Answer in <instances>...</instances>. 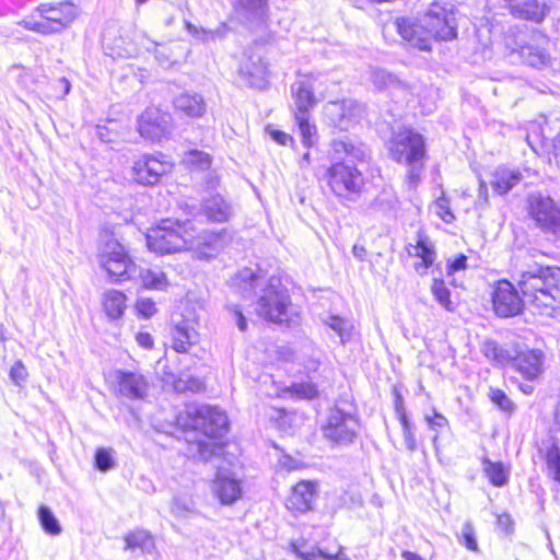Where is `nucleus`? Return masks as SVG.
<instances>
[{"label":"nucleus","mask_w":560,"mask_h":560,"mask_svg":"<svg viewBox=\"0 0 560 560\" xmlns=\"http://www.w3.org/2000/svg\"><path fill=\"white\" fill-rule=\"evenodd\" d=\"M233 11L246 28L264 30L269 21V0H235Z\"/></svg>","instance_id":"4468645a"},{"label":"nucleus","mask_w":560,"mask_h":560,"mask_svg":"<svg viewBox=\"0 0 560 560\" xmlns=\"http://www.w3.org/2000/svg\"><path fill=\"white\" fill-rule=\"evenodd\" d=\"M279 464L289 471L299 469L300 467L299 463L294 458L287 455L280 458Z\"/></svg>","instance_id":"0e129e2a"},{"label":"nucleus","mask_w":560,"mask_h":560,"mask_svg":"<svg viewBox=\"0 0 560 560\" xmlns=\"http://www.w3.org/2000/svg\"><path fill=\"white\" fill-rule=\"evenodd\" d=\"M476 203L481 208H485L488 205V187L483 179L479 180L478 200Z\"/></svg>","instance_id":"680f3d73"},{"label":"nucleus","mask_w":560,"mask_h":560,"mask_svg":"<svg viewBox=\"0 0 560 560\" xmlns=\"http://www.w3.org/2000/svg\"><path fill=\"white\" fill-rule=\"evenodd\" d=\"M359 420L351 410L340 406L332 408L327 422L323 427L324 436L336 445H349L354 442L359 432Z\"/></svg>","instance_id":"9d476101"},{"label":"nucleus","mask_w":560,"mask_h":560,"mask_svg":"<svg viewBox=\"0 0 560 560\" xmlns=\"http://www.w3.org/2000/svg\"><path fill=\"white\" fill-rule=\"evenodd\" d=\"M98 262L113 281H126L136 277L137 265L130 259L126 248L113 236H106L100 253Z\"/></svg>","instance_id":"6e6552de"},{"label":"nucleus","mask_w":560,"mask_h":560,"mask_svg":"<svg viewBox=\"0 0 560 560\" xmlns=\"http://www.w3.org/2000/svg\"><path fill=\"white\" fill-rule=\"evenodd\" d=\"M133 279H139L142 287L149 290L165 291L170 285L166 273L158 266H137L136 277Z\"/></svg>","instance_id":"c85d7f7f"},{"label":"nucleus","mask_w":560,"mask_h":560,"mask_svg":"<svg viewBox=\"0 0 560 560\" xmlns=\"http://www.w3.org/2000/svg\"><path fill=\"white\" fill-rule=\"evenodd\" d=\"M322 322L339 336L341 343L345 345L352 339L354 325L350 319L337 315H327L322 318Z\"/></svg>","instance_id":"f704fd0d"},{"label":"nucleus","mask_w":560,"mask_h":560,"mask_svg":"<svg viewBox=\"0 0 560 560\" xmlns=\"http://www.w3.org/2000/svg\"><path fill=\"white\" fill-rule=\"evenodd\" d=\"M370 80L375 89L380 91L389 90L392 92H398L402 94L404 98H407V84L398 80L394 74L387 72L386 70L378 68L371 69Z\"/></svg>","instance_id":"c756f323"},{"label":"nucleus","mask_w":560,"mask_h":560,"mask_svg":"<svg viewBox=\"0 0 560 560\" xmlns=\"http://www.w3.org/2000/svg\"><path fill=\"white\" fill-rule=\"evenodd\" d=\"M388 152L393 161L407 167V182L415 188L420 182L424 166L425 144L423 137L408 128L393 133L388 141Z\"/></svg>","instance_id":"7ed1b4c3"},{"label":"nucleus","mask_w":560,"mask_h":560,"mask_svg":"<svg viewBox=\"0 0 560 560\" xmlns=\"http://www.w3.org/2000/svg\"><path fill=\"white\" fill-rule=\"evenodd\" d=\"M294 118L299 126L304 145L310 148L314 144L316 138V127L314 124L310 122V113L296 114Z\"/></svg>","instance_id":"37998d69"},{"label":"nucleus","mask_w":560,"mask_h":560,"mask_svg":"<svg viewBox=\"0 0 560 560\" xmlns=\"http://www.w3.org/2000/svg\"><path fill=\"white\" fill-rule=\"evenodd\" d=\"M136 340L138 345L144 349H151L153 347V338L149 332H138Z\"/></svg>","instance_id":"e2e57ef3"},{"label":"nucleus","mask_w":560,"mask_h":560,"mask_svg":"<svg viewBox=\"0 0 560 560\" xmlns=\"http://www.w3.org/2000/svg\"><path fill=\"white\" fill-rule=\"evenodd\" d=\"M95 465L102 471L112 469L115 465L112 451L100 448L95 455Z\"/></svg>","instance_id":"603ef678"},{"label":"nucleus","mask_w":560,"mask_h":560,"mask_svg":"<svg viewBox=\"0 0 560 560\" xmlns=\"http://www.w3.org/2000/svg\"><path fill=\"white\" fill-rule=\"evenodd\" d=\"M527 202L528 213L536 225L545 232L560 236V210L553 200L541 194H532Z\"/></svg>","instance_id":"9b49d317"},{"label":"nucleus","mask_w":560,"mask_h":560,"mask_svg":"<svg viewBox=\"0 0 560 560\" xmlns=\"http://www.w3.org/2000/svg\"><path fill=\"white\" fill-rule=\"evenodd\" d=\"M399 200L392 187L383 188L370 203V209L384 214L394 213L398 209Z\"/></svg>","instance_id":"473e14b6"},{"label":"nucleus","mask_w":560,"mask_h":560,"mask_svg":"<svg viewBox=\"0 0 560 560\" xmlns=\"http://www.w3.org/2000/svg\"><path fill=\"white\" fill-rule=\"evenodd\" d=\"M173 104L177 113L190 118H201L207 112L206 101L198 93L184 92L174 98Z\"/></svg>","instance_id":"bb28decb"},{"label":"nucleus","mask_w":560,"mask_h":560,"mask_svg":"<svg viewBox=\"0 0 560 560\" xmlns=\"http://www.w3.org/2000/svg\"><path fill=\"white\" fill-rule=\"evenodd\" d=\"M489 398L504 412H512L514 410L513 401L506 396V394L499 388H490Z\"/></svg>","instance_id":"09e8293b"},{"label":"nucleus","mask_w":560,"mask_h":560,"mask_svg":"<svg viewBox=\"0 0 560 560\" xmlns=\"http://www.w3.org/2000/svg\"><path fill=\"white\" fill-rule=\"evenodd\" d=\"M229 235L225 230L219 232L202 231L197 233L191 223L190 240H188V249L195 253L199 259H210L215 257L226 245Z\"/></svg>","instance_id":"ddd939ff"},{"label":"nucleus","mask_w":560,"mask_h":560,"mask_svg":"<svg viewBox=\"0 0 560 560\" xmlns=\"http://www.w3.org/2000/svg\"><path fill=\"white\" fill-rule=\"evenodd\" d=\"M431 293L435 301L448 312L455 310V304L451 300V292L445 285V282L441 279H434L431 285Z\"/></svg>","instance_id":"a19ab883"},{"label":"nucleus","mask_w":560,"mask_h":560,"mask_svg":"<svg viewBox=\"0 0 560 560\" xmlns=\"http://www.w3.org/2000/svg\"><path fill=\"white\" fill-rule=\"evenodd\" d=\"M211 492L221 504L231 505L242 495L241 480L229 470H218L211 483Z\"/></svg>","instance_id":"6ab92c4d"},{"label":"nucleus","mask_w":560,"mask_h":560,"mask_svg":"<svg viewBox=\"0 0 560 560\" xmlns=\"http://www.w3.org/2000/svg\"><path fill=\"white\" fill-rule=\"evenodd\" d=\"M183 163L194 170L205 171L211 166L212 159L207 152L189 150L184 154Z\"/></svg>","instance_id":"58836bf2"},{"label":"nucleus","mask_w":560,"mask_h":560,"mask_svg":"<svg viewBox=\"0 0 560 560\" xmlns=\"http://www.w3.org/2000/svg\"><path fill=\"white\" fill-rule=\"evenodd\" d=\"M520 56L525 63L535 68L547 65L549 59L544 50L532 45L523 46L520 50Z\"/></svg>","instance_id":"ea45409f"},{"label":"nucleus","mask_w":560,"mask_h":560,"mask_svg":"<svg viewBox=\"0 0 560 560\" xmlns=\"http://www.w3.org/2000/svg\"><path fill=\"white\" fill-rule=\"evenodd\" d=\"M424 419L429 428L435 431L436 433L443 432L444 430L448 429L447 419L442 413H439L435 410L432 411V415H425Z\"/></svg>","instance_id":"3c124183"},{"label":"nucleus","mask_w":560,"mask_h":560,"mask_svg":"<svg viewBox=\"0 0 560 560\" xmlns=\"http://www.w3.org/2000/svg\"><path fill=\"white\" fill-rule=\"evenodd\" d=\"M186 27H187V31L189 32V34L194 38H196L197 40L205 43V44L214 42L217 39L224 38L230 31V27L228 26L226 23H220L213 30H206L203 27H198L191 23H187Z\"/></svg>","instance_id":"c9c22d12"},{"label":"nucleus","mask_w":560,"mask_h":560,"mask_svg":"<svg viewBox=\"0 0 560 560\" xmlns=\"http://www.w3.org/2000/svg\"><path fill=\"white\" fill-rule=\"evenodd\" d=\"M136 310L144 318H150L158 312L155 302L150 298H139L136 302Z\"/></svg>","instance_id":"864d4df0"},{"label":"nucleus","mask_w":560,"mask_h":560,"mask_svg":"<svg viewBox=\"0 0 560 560\" xmlns=\"http://www.w3.org/2000/svg\"><path fill=\"white\" fill-rule=\"evenodd\" d=\"M163 381L167 384H173V387L177 392L191 390L198 392L201 388V383L196 380L189 377L188 380L175 378L174 374L164 373Z\"/></svg>","instance_id":"49530a36"},{"label":"nucleus","mask_w":560,"mask_h":560,"mask_svg":"<svg viewBox=\"0 0 560 560\" xmlns=\"http://www.w3.org/2000/svg\"><path fill=\"white\" fill-rule=\"evenodd\" d=\"M103 307L112 319L119 318L126 308V296L118 290H109L104 294Z\"/></svg>","instance_id":"e433bc0d"},{"label":"nucleus","mask_w":560,"mask_h":560,"mask_svg":"<svg viewBox=\"0 0 560 560\" xmlns=\"http://www.w3.org/2000/svg\"><path fill=\"white\" fill-rule=\"evenodd\" d=\"M544 359L545 355L542 351L525 349L522 351L515 350L512 362L516 371L520 372L523 377L528 381H534L542 373Z\"/></svg>","instance_id":"412c9836"},{"label":"nucleus","mask_w":560,"mask_h":560,"mask_svg":"<svg viewBox=\"0 0 560 560\" xmlns=\"http://www.w3.org/2000/svg\"><path fill=\"white\" fill-rule=\"evenodd\" d=\"M318 77L307 73L298 74L295 81L291 85V95L294 105V115L308 114L318 102L315 95L316 83Z\"/></svg>","instance_id":"f3484780"},{"label":"nucleus","mask_w":560,"mask_h":560,"mask_svg":"<svg viewBox=\"0 0 560 560\" xmlns=\"http://www.w3.org/2000/svg\"><path fill=\"white\" fill-rule=\"evenodd\" d=\"M397 32L412 47L429 51L433 40H453L457 37L456 14L451 8L433 2L420 19L398 18Z\"/></svg>","instance_id":"f03ea898"},{"label":"nucleus","mask_w":560,"mask_h":560,"mask_svg":"<svg viewBox=\"0 0 560 560\" xmlns=\"http://www.w3.org/2000/svg\"><path fill=\"white\" fill-rule=\"evenodd\" d=\"M171 130V116L156 107H148L138 118V131L141 137L159 141Z\"/></svg>","instance_id":"2eb2a0df"},{"label":"nucleus","mask_w":560,"mask_h":560,"mask_svg":"<svg viewBox=\"0 0 560 560\" xmlns=\"http://www.w3.org/2000/svg\"><path fill=\"white\" fill-rule=\"evenodd\" d=\"M255 313L272 323L295 325L300 320L299 312L291 304L287 290L277 278H269L260 289L255 304Z\"/></svg>","instance_id":"39448f33"},{"label":"nucleus","mask_w":560,"mask_h":560,"mask_svg":"<svg viewBox=\"0 0 560 560\" xmlns=\"http://www.w3.org/2000/svg\"><path fill=\"white\" fill-rule=\"evenodd\" d=\"M512 15L518 19L541 23L549 13L544 0H518L510 7Z\"/></svg>","instance_id":"a878e982"},{"label":"nucleus","mask_w":560,"mask_h":560,"mask_svg":"<svg viewBox=\"0 0 560 560\" xmlns=\"http://www.w3.org/2000/svg\"><path fill=\"white\" fill-rule=\"evenodd\" d=\"M240 74L253 88L264 89L268 83V66L261 56L249 55L240 66Z\"/></svg>","instance_id":"5701e85b"},{"label":"nucleus","mask_w":560,"mask_h":560,"mask_svg":"<svg viewBox=\"0 0 560 560\" xmlns=\"http://www.w3.org/2000/svg\"><path fill=\"white\" fill-rule=\"evenodd\" d=\"M522 298L515 288L505 280L499 281L492 292V303L497 315L512 317L524 305L534 312L551 315L560 304V268L539 267L534 271H524L518 279Z\"/></svg>","instance_id":"f257e3e1"},{"label":"nucleus","mask_w":560,"mask_h":560,"mask_svg":"<svg viewBox=\"0 0 560 560\" xmlns=\"http://www.w3.org/2000/svg\"><path fill=\"white\" fill-rule=\"evenodd\" d=\"M115 382L117 394L129 399H143L149 389L145 377L137 372L116 371Z\"/></svg>","instance_id":"aec40b11"},{"label":"nucleus","mask_w":560,"mask_h":560,"mask_svg":"<svg viewBox=\"0 0 560 560\" xmlns=\"http://www.w3.org/2000/svg\"><path fill=\"white\" fill-rule=\"evenodd\" d=\"M467 267V257L464 254L456 255L454 258H450L446 264V272L452 276L460 270H465Z\"/></svg>","instance_id":"4d7b16f0"},{"label":"nucleus","mask_w":560,"mask_h":560,"mask_svg":"<svg viewBox=\"0 0 560 560\" xmlns=\"http://www.w3.org/2000/svg\"><path fill=\"white\" fill-rule=\"evenodd\" d=\"M191 234V221L163 220L147 234V245L151 252L160 255L188 249Z\"/></svg>","instance_id":"423d86ee"},{"label":"nucleus","mask_w":560,"mask_h":560,"mask_svg":"<svg viewBox=\"0 0 560 560\" xmlns=\"http://www.w3.org/2000/svg\"><path fill=\"white\" fill-rule=\"evenodd\" d=\"M408 253L410 256L420 259L419 262L415 264V270L420 276L425 275L428 269L433 265V262L436 259L434 244L427 235L421 233L417 235L416 244L409 245Z\"/></svg>","instance_id":"393cba45"},{"label":"nucleus","mask_w":560,"mask_h":560,"mask_svg":"<svg viewBox=\"0 0 560 560\" xmlns=\"http://www.w3.org/2000/svg\"><path fill=\"white\" fill-rule=\"evenodd\" d=\"M187 413L191 418L192 429L208 439L196 443L199 458L207 462L221 451V445L215 440L228 431V417L219 408L210 406L189 407Z\"/></svg>","instance_id":"20e7f679"},{"label":"nucleus","mask_w":560,"mask_h":560,"mask_svg":"<svg viewBox=\"0 0 560 560\" xmlns=\"http://www.w3.org/2000/svg\"><path fill=\"white\" fill-rule=\"evenodd\" d=\"M38 517L46 533L54 536L59 535L61 533V526L58 520L55 517V515L48 508L40 506L38 510Z\"/></svg>","instance_id":"a18cd8bd"},{"label":"nucleus","mask_w":560,"mask_h":560,"mask_svg":"<svg viewBox=\"0 0 560 560\" xmlns=\"http://www.w3.org/2000/svg\"><path fill=\"white\" fill-rule=\"evenodd\" d=\"M462 541L467 549L476 551L478 549L477 541L475 538L474 527L469 522H466L460 532Z\"/></svg>","instance_id":"6e6d98bb"},{"label":"nucleus","mask_w":560,"mask_h":560,"mask_svg":"<svg viewBox=\"0 0 560 560\" xmlns=\"http://www.w3.org/2000/svg\"><path fill=\"white\" fill-rule=\"evenodd\" d=\"M126 549L139 548L143 552L152 553L155 542L152 535L144 529H136L125 536Z\"/></svg>","instance_id":"4c0bfd02"},{"label":"nucleus","mask_w":560,"mask_h":560,"mask_svg":"<svg viewBox=\"0 0 560 560\" xmlns=\"http://www.w3.org/2000/svg\"><path fill=\"white\" fill-rule=\"evenodd\" d=\"M515 349L500 346L493 340H486L481 346L483 355L493 363L504 365L512 362Z\"/></svg>","instance_id":"72a5a7b5"},{"label":"nucleus","mask_w":560,"mask_h":560,"mask_svg":"<svg viewBox=\"0 0 560 560\" xmlns=\"http://www.w3.org/2000/svg\"><path fill=\"white\" fill-rule=\"evenodd\" d=\"M268 131H269V135L270 137L276 141L278 142L279 144L281 145H287L289 143H292L293 142V139L290 135L283 132V131H280V130H276V129H269L268 128Z\"/></svg>","instance_id":"052dcab7"},{"label":"nucleus","mask_w":560,"mask_h":560,"mask_svg":"<svg viewBox=\"0 0 560 560\" xmlns=\"http://www.w3.org/2000/svg\"><path fill=\"white\" fill-rule=\"evenodd\" d=\"M198 320L191 313L174 319L172 347L176 352L186 353L199 341Z\"/></svg>","instance_id":"dca6fc26"},{"label":"nucleus","mask_w":560,"mask_h":560,"mask_svg":"<svg viewBox=\"0 0 560 560\" xmlns=\"http://www.w3.org/2000/svg\"><path fill=\"white\" fill-rule=\"evenodd\" d=\"M325 177L331 191L342 198L360 194L364 186L363 174L349 161L332 163Z\"/></svg>","instance_id":"1a4fd4ad"},{"label":"nucleus","mask_w":560,"mask_h":560,"mask_svg":"<svg viewBox=\"0 0 560 560\" xmlns=\"http://www.w3.org/2000/svg\"><path fill=\"white\" fill-rule=\"evenodd\" d=\"M404 440L405 445L409 451L413 452L417 448L416 438L411 429L405 430Z\"/></svg>","instance_id":"69168bd1"},{"label":"nucleus","mask_w":560,"mask_h":560,"mask_svg":"<svg viewBox=\"0 0 560 560\" xmlns=\"http://www.w3.org/2000/svg\"><path fill=\"white\" fill-rule=\"evenodd\" d=\"M287 393H289L291 397L312 399L317 396L318 390L315 384L311 382H304L292 384L287 388Z\"/></svg>","instance_id":"de8ad7c7"},{"label":"nucleus","mask_w":560,"mask_h":560,"mask_svg":"<svg viewBox=\"0 0 560 560\" xmlns=\"http://www.w3.org/2000/svg\"><path fill=\"white\" fill-rule=\"evenodd\" d=\"M433 210L434 213L445 223H451L455 219L453 212L451 211L450 201L444 196L435 200Z\"/></svg>","instance_id":"8fccbe9b"},{"label":"nucleus","mask_w":560,"mask_h":560,"mask_svg":"<svg viewBox=\"0 0 560 560\" xmlns=\"http://www.w3.org/2000/svg\"><path fill=\"white\" fill-rule=\"evenodd\" d=\"M334 149L336 152H343L347 156L359 158V153L362 152L359 149H355L353 144L343 140L334 141Z\"/></svg>","instance_id":"13d9d810"},{"label":"nucleus","mask_w":560,"mask_h":560,"mask_svg":"<svg viewBox=\"0 0 560 560\" xmlns=\"http://www.w3.org/2000/svg\"><path fill=\"white\" fill-rule=\"evenodd\" d=\"M483 470L493 486L502 487L506 483L508 471L501 463H493L489 459H485Z\"/></svg>","instance_id":"79ce46f5"},{"label":"nucleus","mask_w":560,"mask_h":560,"mask_svg":"<svg viewBox=\"0 0 560 560\" xmlns=\"http://www.w3.org/2000/svg\"><path fill=\"white\" fill-rule=\"evenodd\" d=\"M27 376L28 372L22 361H15L10 369V378L12 382L18 386H22L26 382Z\"/></svg>","instance_id":"5fc2aeb1"},{"label":"nucleus","mask_w":560,"mask_h":560,"mask_svg":"<svg viewBox=\"0 0 560 560\" xmlns=\"http://www.w3.org/2000/svg\"><path fill=\"white\" fill-rule=\"evenodd\" d=\"M293 549L302 560H347L340 547L335 552H325L315 546H310L302 541L294 544Z\"/></svg>","instance_id":"2f4dec72"},{"label":"nucleus","mask_w":560,"mask_h":560,"mask_svg":"<svg viewBox=\"0 0 560 560\" xmlns=\"http://www.w3.org/2000/svg\"><path fill=\"white\" fill-rule=\"evenodd\" d=\"M363 114L360 104L351 100L329 102L325 106V115L340 130L349 129Z\"/></svg>","instance_id":"a211bd4d"},{"label":"nucleus","mask_w":560,"mask_h":560,"mask_svg":"<svg viewBox=\"0 0 560 560\" xmlns=\"http://www.w3.org/2000/svg\"><path fill=\"white\" fill-rule=\"evenodd\" d=\"M40 19L30 16L19 22L24 28L40 34H52L68 27L79 15L78 8L71 2L46 3L37 8Z\"/></svg>","instance_id":"0eeeda50"},{"label":"nucleus","mask_w":560,"mask_h":560,"mask_svg":"<svg viewBox=\"0 0 560 560\" xmlns=\"http://www.w3.org/2000/svg\"><path fill=\"white\" fill-rule=\"evenodd\" d=\"M172 167V163L162 153L142 154L133 162L131 176L140 185L152 186L171 172Z\"/></svg>","instance_id":"f8f14e48"},{"label":"nucleus","mask_w":560,"mask_h":560,"mask_svg":"<svg viewBox=\"0 0 560 560\" xmlns=\"http://www.w3.org/2000/svg\"><path fill=\"white\" fill-rule=\"evenodd\" d=\"M232 318L234 319L236 326L241 331H245L247 329V320L243 315V312L235 305L228 307Z\"/></svg>","instance_id":"bf43d9fd"},{"label":"nucleus","mask_w":560,"mask_h":560,"mask_svg":"<svg viewBox=\"0 0 560 560\" xmlns=\"http://www.w3.org/2000/svg\"><path fill=\"white\" fill-rule=\"evenodd\" d=\"M547 474L560 483V448L551 445L546 453Z\"/></svg>","instance_id":"c03bdc74"},{"label":"nucleus","mask_w":560,"mask_h":560,"mask_svg":"<svg viewBox=\"0 0 560 560\" xmlns=\"http://www.w3.org/2000/svg\"><path fill=\"white\" fill-rule=\"evenodd\" d=\"M201 211L209 221L226 222L233 214L232 206L219 194L203 199Z\"/></svg>","instance_id":"cd10ccee"},{"label":"nucleus","mask_w":560,"mask_h":560,"mask_svg":"<svg viewBox=\"0 0 560 560\" xmlns=\"http://www.w3.org/2000/svg\"><path fill=\"white\" fill-rule=\"evenodd\" d=\"M205 182L209 189H214L220 183V177L215 171H211L206 175Z\"/></svg>","instance_id":"338daca9"},{"label":"nucleus","mask_w":560,"mask_h":560,"mask_svg":"<svg viewBox=\"0 0 560 560\" xmlns=\"http://www.w3.org/2000/svg\"><path fill=\"white\" fill-rule=\"evenodd\" d=\"M261 273H256L249 268H244L230 280V288L243 298L258 295L260 289L268 282Z\"/></svg>","instance_id":"4be33fe9"},{"label":"nucleus","mask_w":560,"mask_h":560,"mask_svg":"<svg viewBox=\"0 0 560 560\" xmlns=\"http://www.w3.org/2000/svg\"><path fill=\"white\" fill-rule=\"evenodd\" d=\"M188 508L180 503L178 499H175L172 504V513L176 516H184L188 512Z\"/></svg>","instance_id":"774afa93"},{"label":"nucleus","mask_w":560,"mask_h":560,"mask_svg":"<svg viewBox=\"0 0 560 560\" xmlns=\"http://www.w3.org/2000/svg\"><path fill=\"white\" fill-rule=\"evenodd\" d=\"M491 186L499 195L509 192L523 178L522 173L517 170L505 166L498 167L492 174Z\"/></svg>","instance_id":"7c9ffc66"},{"label":"nucleus","mask_w":560,"mask_h":560,"mask_svg":"<svg viewBox=\"0 0 560 560\" xmlns=\"http://www.w3.org/2000/svg\"><path fill=\"white\" fill-rule=\"evenodd\" d=\"M317 494V483L310 480L298 482L287 499V508L296 513H305L312 509Z\"/></svg>","instance_id":"b1692460"}]
</instances>
